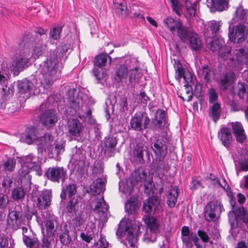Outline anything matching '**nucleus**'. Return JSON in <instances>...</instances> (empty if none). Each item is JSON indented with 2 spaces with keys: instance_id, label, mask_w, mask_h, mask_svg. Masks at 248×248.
I'll return each mask as SVG.
<instances>
[{
  "instance_id": "obj_42",
  "label": "nucleus",
  "mask_w": 248,
  "mask_h": 248,
  "mask_svg": "<svg viewBox=\"0 0 248 248\" xmlns=\"http://www.w3.org/2000/svg\"><path fill=\"white\" fill-rule=\"evenodd\" d=\"M236 60L240 63L247 64L248 62V51L243 48L236 49L234 52Z\"/></svg>"
},
{
  "instance_id": "obj_4",
  "label": "nucleus",
  "mask_w": 248,
  "mask_h": 248,
  "mask_svg": "<svg viewBox=\"0 0 248 248\" xmlns=\"http://www.w3.org/2000/svg\"><path fill=\"white\" fill-rule=\"evenodd\" d=\"M68 103L70 108H81L89 107L87 106L88 96L80 92L79 89H70L67 92Z\"/></svg>"
},
{
  "instance_id": "obj_45",
  "label": "nucleus",
  "mask_w": 248,
  "mask_h": 248,
  "mask_svg": "<svg viewBox=\"0 0 248 248\" xmlns=\"http://www.w3.org/2000/svg\"><path fill=\"white\" fill-rule=\"evenodd\" d=\"M127 75V67L124 64H121L116 70L115 79L117 81L121 82L123 79L126 78Z\"/></svg>"
},
{
  "instance_id": "obj_47",
  "label": "nucleus",
  "mask_w": 248,
  "mask_h": 248,
  "mask_svg": "<svg viewBox=\"0 0 248 248\" xmlns=\"http://www.w3.org/2000/svg\"><path fill=\"white\" fill-rule=\"evenodd\" d=\"M229 0H211L213 8L215 10L222 11L228 8Z\"/></svg>"
},
{
  "instance_id": "obj_5",
  "label": "nucleus",
  "mask_w": 248,
  "mask_h": 248,
  "mask_svg": "<svg viewBox=\"0 0 248 248\" xmlns=\"http://www.w3.org/2000/svg\"><path fill=\"white\" fill-rule=\"evenodd\" d=\"M143 219L148 226L144 234L143 241L146 243H154L159 233V224L157 220L151 216H145Z\"/></svg>"
},
{
  "instance_id": "obj_21",
  "label": "nucleus",
  "mask_w": 248,
  "mask_h": 248,
  "mask_svg": "<svg viewBox=\"0 0 248 248\" xmlns=\"http://www.w3.org/2000/svg\"><path fill=\"white\" fill-rule=\"evenodd\" d=\"M51 192L49 190H43L37 199L36 204L41 210L45 209L50 205Z\"/></svg>"
},
{
  "instance_id": "obj_30",
  "label": "nucleus",
  "mask_w": 248,
  "mask_h": 248,
  "mask_svg": "<svg viewBox=\"0 0 248 248\" xmlns=\"http://www.w3.org/2000/svg\"><path fill=\"white\" fill-rule=\"evenodd\" d=\"M57 221L54 216H50L46 220L45 226L47 237L54 235L57 230Z\"/></svg>"
},
{
  "instance_id": "obj_41",
  "label": "nucleus",
  "mask_w": 248,
  "mask_h": 248,
  "mask_svg": "<svg viewBox=\"0 0 248 248\" xmlns=\"http://www.w3.org/2000/svg\"><path fill=\"white\" fill-rule=\"evenodd\" d=\"M59 238L61 242L64 245H68L72 241L69 234V227L67 224H64L62 228Z\"/></svg>"
},
{
  "instance_id": "obj_18",
  "label": "nucleus",
  "mask_w": 248,
  "mask_h": 248,
  "mask_svg": "<svg viewBox=\"0 0 248 248\" xmlns=\"http://www.w3.org/2000/svg\"><path fill=\"white\" fill-rule=\"evenodd\" d=\"M41 123L47 127H52L58 121L54 109H46L40 117Z\"/></svg>"
},
{
  "instance_id": "obj_64",
  "label": "nucleus",
  "mask_w": 248,
  "mask_h": 248,
  "mask_svg": "<svg viewBox=\"0 0 248 248\" xmlns=\"http://www.w3.org/2000/svg\"><path fill=\"white\" fill-rule=\"evenodd\" d=\"M220 22H221L215 20L212 21L210 26V30L212 31L213 34H216L218 32L221 27Z\"/></svg>"
},
{
  "instance_id": "obj_3",
  "label": "nucleus",
  "mask_w": 248,
  "mask_h": 248,
  "mask_svg": "<svg viewBox=\"0 0 248 248\" xmlns=\"http://www.w3.org/2000/svg\"><path fill=\"white\" fill-rule=\"evenodd\" d=\"M140 227L139 225L134 224H124L121 222L117 231L121 235H124L131 248H138L137 245L138 237L140 234Z\"/></svg>"
},
{
  "instance_id": "obj_54",
  "label": "nucleus",
  "mask_w": 248,
  "mask_h": 248,
  "mask_svg": "<svg viewBox=\"0 0 248 248\" xmlns=\"http://www.w3.org/2000/svg\"><path fill=\"white\" fill-rule=\"evenodd\" d=\"M85 219L80 214L77 215L73 219L72 223L75 231H81L80 226L84 223Z\"/></svg>"
},
{
  "instance_id": "obj_2",
  "label": "nucleus",
  "mask_w": 248,
  "mask_h": 248,
  "mask_svg": "<svg viewBox=\"0 0 248 248\" xmlns=\"http://www.w3.org/2000/svg\"><path fill=\"white\" fill-rule=\"evenodd\" d=\"M163 23L171 33L177 35L182 42H185L190 37L189 45L191 49L198 51L202 49V43L198 35L191 32L179 19L175 20L171 17H168L164 19Z\"/></svg>"
},
{
  "instance_id": "obj_44",
  "label": "nucleus",
  "mask_w": 248,
  "mask_h": 248,
  "mask_svg": "<svg viewBox=\"0 0 248 248\" xmlns=\"http://www.w3.org/2000/svg\"><path fill=\"white\" fill-rule=\"evenodd\" d=\"M23 240L29 248H39V240L36 237H31L23 234Z\"/></svg>"
},
{
  "instance_id": "obj_10",
  "label": "nucleus",
  "mask_w": 248,
  "mask_h": 248,
  "mask_svg": "<svg viewBox=\"0 0 248 248\" xmlns=\"http://www.w3.org/2000/svg\"><path fill=\"white\" fill-rule=\"evenodd\" d=\"M248 35V30L246 26L239 23V25L233 27L232 29H231L230 26L228 36L231 42L242 43L246 40Z\"/></svg>"
},
{
  "instance_id": "obj_35",
  "label": "nucleus",
  "mask_w": 248,
  "mask_h": 248,
  "mask_svg": "<svg viewBox=\"0 0 248 248\" xmlns=\"http://www.w3.org/2000/svg\"><path fill=\"white\" fill-rule=\"evenodd\" d=\"M178 195V187L177 186L173 187L171 186V188L169 189V193L167 195V203L170 207H174L177 201Z\"/></svg>"
},
{
  "instance_id": "obj_20",
  "label": "nucleus",
  "mask_w": 248,
  "mask_h": 248,
  "mask_svg": "<svg viewBox=\"0 0 248 248\" xmlns=\"http://www.w3.org/2000/svg\"><path fill=\"white\" fill-rule=\"evenodd\" d=\"M35 157L31 155L25 156L23 159L24 165L21 170H19V173L21 176L29 178V169H31L36 165L35 161Z\"/></svg>"
},
{
  "instance_id": "obj_37",
  "label": "nucleus",
  "mask_w": 248,
  "mask_h": 248,
  "mask_svg": "<svg viewBox=\"0 0 248 248\" xmlns=\"http://www.w3.org/2000/svg\"><path fill=\"white\" fill-rule=\"evenodd\" d=\"M147 178V173L142 169L135 170L132 173L131 182L133 185H136L139 182H145Z\"/></svg>"
},
{
  "instance_id": "obj_9",
  "label": "nucleus",
  "mask_w": 248,
  "mask_h": 248,
  "mask_svg": "<svg viewBox=\"0 0 248 248\" xmlns=\"http://www.w3.org/2000/svg\"><path fill=\"white\" fill-rule=\"evenodd\" d=\"M150 119L143 111L137 112L131 119L130 125L131 128L135 131H142L148 128Z\"/></svg>"
},
{
  "instance_id": "obj_19",
  "label": "nucleus",
  "mask_w": 248,
  "mask_h": 248,
  "mask_svg": "<svg viewBox=\"0 0 248 248\" xmlns=\"http://www.w3.org/2000/svg\"><path fill=\"white\" fill-rule=\"evenodd\" d=\"M147 149L148 147L142 141H139L136 144L132 152V157L137 164L144 163L143 152L147 151Z\"/></svg>"
},
{
  "instance_id": "obj_58",
  "label": "nucleus",
  "mask_w": 248,
  "mask_h": 248,
  "mask_svg": "<svg viewBox=\"0 0 248 248\" xmlns=\"http://www.w3.org/2000/svg\"><path fill=\"white\" fill-rule=\"evenodd\" d=\"M10 202L8 196L4 193H0V209L4 210L6 208Z\"/></svg>"
},
{
  "instance_id": "obj_24",
  "label": "nucleus",
  "mask_w": 248,
  "mask_h": 248,
  "mask_svg": "<svg viewBox=\"0 0 248 248\" xmlns=\"http://www.w3.org/2000/svg\"><path fill=\"white\" fill-rule=\"evenodd\" d=\"M159 204V202L156 197H150L146 202H144L142 211L148 215L146 216H150V215L155 211Z\"/></svg>"
},
{
  "instance_id": "obj_6",
  "label": "nucleus",
  "mask_w": 248,
  "mask_h": 248,
  "mask_svg": "<svg viewBox=\"0 0 248 248\" xmlns=\"http://www.w3.org/2000/svg\"><path fill=\"white\" fill-rule=\"evenodd\" d=\"M224 210L221 202L217 200H213L208 203L204 209V217L208 221H214L220 217L221 213Z\"/></svg>"
},
{
  "instance_id": "obj_36",
  "label": "nucleus",
  "mask_w": 248,
  "mask_h": 248,
  "mask_svg": "<svg viewBox=\"0 0 248 248\" xmlns=\"http://www.w3.org/2000/svg\"><path fill=\"white\" fill-rule=\"evenodd\" d=\"M113 5L115 10V13L118 16L122 15L123 12L125 16H128L129 14L126 2L124 0L117 1L116 0L113 1Z\"/></svg>"
},
{
  "instance_id": "obj_33",
  "label": "nucleus",
  "mask_w": 248,
  "mask_h": 248,
  "mask_svg": "<svg viewBox=\"0 0 248 248\" xmlns=\"http://www.w3.org/2000/svg\"><path fill=\"white\" fill-rule=\"evenodd\" d=\"M33 87L32 82L27 78L18 81V91L21 94L30 93L32 90Z\"/></svg>"
},
{
  "instance_id": "obj_27",
  "label": "nucleus",
  "mask_w": 248,
  "mask_h": 248,
  "mask_svg": "<svg viewBox=\"0 0 248 248\" xmlns=\"http://www.w3.org/2000/svg\"><path fill=\"white\" fill-rule=\"evenodd\" d=\"M218 137L225 147H230L232 141V136L230 130L228 127H223L220 128L218 133Z\"/></svg>"
},
{
  "instance_id": "obj_40",
  "label": "nucleus",
  "mask_w": 248,
  "mask_h": 248,
  "mask_svg": "<svg viewBox=\"0 0 248 248\" xmlns=\"http://www.w3.org/2000/svg\"><path fill=\"white\" fill-rule=\"evenodd\" d=\"M105 180L99 178L91 186V190L93 195L99 194L105 190Z\"/></svg>"
},
{
  "instance_id": "obj_26",
  "label": "nucleus",
  "mask_w": 248,
  "mask_h": 248,
  "mask_svg": "<svg viewBox=\"0 0 248 248\" xmlns=\"http://www.w3.org/2000/svg\"><path fill=\"white\" fill-rule=\"evenodd\" d=\"M80 200V198L77 197L70 199L65 207L66 213L76 214L81 207L82 204Z\"/></svg>"
},
{
  "instance_id": "obj_12",
  "label": "nucleus",
  "mask_w": 248,
  "mask_h": 248,
  "mask_svg": "<svg viewBox=\"0 0 248 248\" xmlns=\"http://www.w3.org/2000/svg\"><path fill=\"white\" fill-rule=\"evenodd\" d=\"M224 45L225 42L221 37L215 36L208 43V46L212 51L219 50V55L222 58H225L227 55L231 53V50L227 49V51L223 52V49Z\"/></svg>"
},
{
  "instance_id": "obj_11",
  "label": "nucleus",
  "mask_w": 248,
  "mask_h": 248,
  "mask_svg": "<svg viewBox=\"0 0 248 248\" xmlns=\"http://www.w3.org/2000/svg\"><path fill=\"white\" fill-rule=\"evenodd\" d=\"M67 173L66 170L62 167H53L49 168L45 173L47 178L53 182L63 183Z\"/></svg>"
},
{
  "instance_id": "obj_16",
  "label": "nucleus",
  "mask_w": 248,
  "mask_h": 248,
  "mask_svg": "<svg viewBox=\"0 0 248 248\" xmlns=\"http://www.w3.org/2000/svg\"><path fill=\"white\" fill-rule=\"evenodd\" d=\"M152 150L154 153L155 156H166L168 151L167 146V139L163 137L158 138L154 142L151 146Z\"/></svg>"
},
{
  "instance_id": "obj_23",
  "label": "nucleus",
  "mask_w": 248,
  "mask_h": 248,
  "mask_svg": "<svg viewBox=\"0 0 248 248\" xmlns=\"http://www.w3.org/2000/svg\"><path fill=\"white\" fill-rule=\"evenodd\" d=\"M39 144L42 151L49 152L52 150L54 137L49 133H46L38 139Z\"/></svg>"
},
{
  "instance_id": "obj_14",
  "label": "nucleus",
  "mask_w": 248,
  "mask_h": 248,
  "mask_svg": "<svg viewBox=\"0 0 248 248\" xmlns=\"http://www.w3.org/2000/svg\"><path fill=\"white\" fill-rule=\"evenodd\" d=\"M236 79L235 75L232 71L226 72L217 80L220 90L226 91L230 87Z\"/></svg>"
},
{
  "instance_id": "obj_51",
  "label": "nucleus",
  "mask_w": 248,
  "mask_h": 248,
  "mask_svg": "<svg viewBox=\"0 0 248 248\" xmlns=\"http://www.w3.org/2000/svg\"><path fill=\"white\" fill-rule=\"evenodd\" d=\"M174 67L176 69L175 71V78L178 80L182 78H183L186 81H188L186 79V77L184 76V70L181 63L179 61H175L174 64Z\"/></svg>"
},
{
  "instance_id": "obj_38",
  "label": "nucleus",
  "mask_w": 248,
  "mask_h": 248,
  "mask_svg": "<svg viewBox=\"0 0 248 248\" xmlns=\"http://www.w3.org/2000/svg\"><path fill=\"white\" fill-rule=\"evenodd\" d=\"M155 118L157 121L156 125L161 129L168 127L166 117V112L163 109H157L155 112Z\"/></svg>"
},
{
  "instance_id": "obj_15",
  "label": "nucleus",
  "mask_w": 248,
  "mask_h": 248,
  "mask_svg": "<svg viewBox=\"0 0 248 248\" xmlns=\"http://www.w3.org/2000/svg\"><path fill=\"white\" fill-rule=\"evenodd\" d=\"M166 156H155L150 165L151 170L158 175L163 174L167 171L168 165L165 162Z\"/></svg>"
},
{
  "instance_id": "obj_22",
  "label": "nucleus",
  "mask_w": 248,
  "mask_h": 248,
  "mask_svg": "<svg viewBox=\"0 0 248 248\" xmlns=\"http://www.w3.org/2000/svg\"><path fill=\"white\" fill-rule=\"evenodd\" d=\"M38 138L36 129L34 127H30L27 128L24 133L21 135L20 141L30 145Z\"/></svg>"
},
{
  "instance_id": "obj_55",
  "label": "nucleus",
  "mask_w": 248,
  "mask_h": 248,
  "mask_svg": "<svg viewBox=\"0 0 248 248\" xmlns=\"http://www.w3.org/2000/svg\"><path fill=\"white\" fill-rule=\"evenodd\" d=\"M93 74L96 78L98 80H106L107 74L106 72L101 68H94L93 70Z\"/></svg>"
},
{
  "instance_id": "obj_17",
  "label": "nucleus",
  "mask_w": 248,
  "mask_h": 248,
  "mask_svg": "<svg viewBox=\"0 0 248 248\" xmlns=\"http://www.w3.org/2000/svg\"><path fill=\"white\" fill-rule=\"evenodd\" d=\"M30 58V49L26 47V46H23L18 58H17L15 62V67L18 70H22L28 62Z\"/></svg>"
},
{
  "instance_id": "obj_39",
  "label": "nucleus",
  "mask_w": 248,
  "mask_h": 248,
  "mask_svg": "<svg viewBox=\"0 0 248 248\" xmlns=\"http://www.w3.org/2000/svg\"><path fill=\"white\" fill-rule=\"evenodd\" d=\"M77 192V186L75 184L70 183L62 188L60 197L62 200H65L67 195L70 197L75 195Z\"/></svg>"
},
{
  "instance_id": "obj_32",
  "label": "nucleus",
  "mask_w": 248,
  "mask_h": 248,
  "mask_svg": "<svg viewBox=\"0 0 248 248\" xmlns=\"http://www.w3.org/2000/svg\"><path fill=\"white\" fill-rule=\"evenodd\" d=\"M248 15V10L244 9L242 6H239L234 14L232 22H238L241 24L245 23L247 19Z\"/></svg>"
},
{
  "instance_id": "obj_31",
  "label": "nucleus",
  "mask_w": 248,
  "mask_h": 248,
  "mask_svg": "<svg viewBox=\"0 0 248 248\" xmlns=\"http://www.w3.org/2000/svg\"><path fill=\"white\" fill-rule=\"evenodd\" d=\"M60 103V100L56 95H51L41 103L39 108H58Z\"/></svg>"
},
{
  "instance_id": "obj_1",
  "label": "nucleus",
  "mask_w": 248,
  "mask_h": 248,
  "mask_svg": "<svg viewBox=\"0 0 248 248\" xmlns=\"http://www.w3.org/2000/svg\"><path fill=\"white\" fill-rule=\"evenodd\" d=\"M58 50L50 51L46 60L40 64L39 71L43 76L40 84L44 90L51 89L54 82L59 78V60Z\"/></svg>"
},
{
  "instance_id": "obj_50",
  "label": "nucleus",
  "mask_w": 248,
  "mask_h": 248,
  "mask_svg": "<svg viewBox=\"0 0 248 248\" xmlns=\"http://www.w3.org/2000/svg\"><path fill=\"white\" fill-rule=\"evenodd\" d=\"M53 144L55 145L54 148L52 147V150H50L49 152L51 153L52 154H55L57 155H59L64 152L65 150L64 142L62 141L60 142L57 141L56 142H54Z\"/></svg>"
},
{
  "instance_id": "obj_29",
  "label": "nucleus",
  "mask_w": 248,
  "mask_h": 248,
  "mask_svg": "<svg viewBox=\"0 0 248 248\" xmlns=\"http://www.w3.org/2000/svg\"><path fill=\"white\" fill-rule=\"evenodd\" d=\"M246 211L243 207H239L233 213L230 214L229 221L232 228L235 227V223H237V216L242 217L244 218V222L247 223L248 222V218L245 217Z\"/></svg>"
},
{
  "instance_id": "obj_25",
  "label": "nucleus",
  "mask_w": 248,
  "mask_h": 248,
  "mask_svg": "<svg viewBox=\"0 0 248 248\" xmlns=\"http://www.w3.org/2000/svg\"><path fill=\"white\" fill-rule=\"evenodd\" d=\"M183 243L185 245L186 248H192L193 244L192 241L194 242L196 248H206L205 245L201 244L199 242V239L197 236L196 233L192 232L190 235L187 236L181 237Z\"/></svg>"
},
{
  "instance_id": "obj_28",
  "label": "nucleus",
  "mask_w": 248,
  "mask_h": 248,
  "mask_svg": "<svg viewBox=\"0 0 248 248\" xmlns=\"http://www.w3.org/2000/svg\"><path fill=\"white\" fill-rule=\"evenodd\" d=\"M83 130L81 123L77 119L68 122V132L75 137H79Z\"/></svg>"
},
{
  "instance_id": "obj_53",
  "label": "nucleus",
  "mask_w": 248,
  "mask_h": 248,
  "mask_svg": "<svg viewBox=\"0 0 248 248\" xmlns=\"http://www.w3.org/2000/svg\"><path fill=\"white\" fill-rule=\"evenodd\" d=\"M138 207L137 202L134 200H129L125 204V210L128 214L134 213Z\"/></svg>"
},
{
  "instance_id": "obj_56",
  "label": "nucleus",
  "mask_w": 248,
  "mask_h": 248,
  "mask_svg": "<svg viewBox=\"0 0 248 248\" xmlns=\"http://www.w3.org/2000/svg\"><path fill=\"white\" fill-rule=\"evenodd\" d=\"M78 117L80 119L88 122L91 124H94L95 123V120L92 117L91 109H88L82 115L79 114Z\"/></svg>"
},
{
  "instance_id": "obj_61",
  "label": "nucleus",
  "mask_w": 248,
  "mask_h": 248,
  "mask_svg": "<svg viewBox=\"0 0 248 248\" xmlns=\"http://www.w3.org/2000/svg\"><path fill=\"white\" fill-rule=\"evenodd\" d=\"M102 172L103 168L101 163L99 161L94 163L92 170L93 176L94 177H97L102 174Z\"/></svg>"
},
{
  "instance_id": "obj_46",
  "label": "nucleus",
  "mask_w": 248,
  "mask_h": 248,
  "mask_svg": "<svg viewBox=\"0 0 248 248\" xmlns=\"http://www.w3.org/2000/svg\"><path fill=\"white\" fill-rule=\"evenodd\" d=\"M26 193L22 187H17L12 191V198L17 201H22L25 197Z\"/></svg>"
},
{
  "instance_id": "obj_60",
  "label": "nucleus",
  "mask_w": 248,
  "mask_h": 248,
  "mask_svg": "<svg viewBox=\"0 0 248 248\" xmlns=\"http://www.w3.org/2000/svg\"><path fill=\"white\" fill-rule=\"evenodd\" d=\"M16 165V160L12 158H8L6 161L3 163L4 169L9 171H12L15 169Z\"/></svg>"
},
{
  "instance_id": "obj_43",
  "label": "nucleus",
  "mask_w": 248,
  "mask_h": 248,
  "mask_svg": "<svg viewBox=\"0 0 248 248\" xmlns=\"http://www.w3.org/2000/svg\"><path fill=\"white\" fill-rule=\"evenodd\" d=\"M209 101L213 104L210 108H220V104L217 102L218 99V94L213 88L208 90Z\"/></svg>"
},
{
  "instance_id": "obj_48",
  "label": "nucleus",
  "mask_w": 248,
  "mask_h": 248,
  "mask_svg": "<svg viewBox=\"0 0 248 248\" xmlns=\"http://www.w3.org/2000/svg\"><path fill=\"white\" fill-rule=\"evenodd\" d=\"M198 3L197 2L191 3L190 1L186 2L187 13L190 18H193L196 17L197 14V7Z\"/></svg>"
},
{
  "instance_id": "obj_34",
  "label": "nucleus",
  "mask_w": 248,
  "mask_h": 248,
  "mask_svg": "<svg viewBox=\"0 0 248 248\" xmlns=\"http://www.w3.org/2000/svg\"><path fill=\"white\" fill-rule=\"evenodd\" d=\"M111 62V58L110 56L107 53H102L97 55L94 59V64L98 66L99 68H101L105 66L107 63L110 64Z\"/></svg>"
},
{
  "instance_id": "obj_8",
  "label": "nucleus",
  "mask_w": 248,
  "mask_h": 248,
  "mask_svg": "<svg viewBox=\"0 0 248 248\" xmlns=\"http://www.w3.org/2000/svg\"><path fill=\"white\" fill-rule=\"evenodd\" d=\"M27 37L24 38V41L26 42L24 44V46H26V47L30 49L29 47L31 46L32 48L31 56L35 59L41 56L46 51V44L44 42L43 37L41 36L32 37L29 38V42L27 41Z\"/></svg>"
},
{
  "instance_id": "obj_57",
  "label": "nucleus",
  "mask_w": 248,
  "mask_h": 248,
  "mask_svg": "<svg viewBox=\"0 0 248 248\" xmlns=\"http://www.w3.org/2000/svg\"><path fill=\"white\" fill-rule=\"evenodd\" d=\"M171 4L172 11L178 16H181V11L182 9V4L178 0H170Z\"/></svg>"
},
{
  "instance_id": "obj_49",
  "label": "nucleus",
  "mask_w": 248,
  "mask_h": 248,
  "mask_svg": "<svg viewBox=\"0 0 248 248\" xmlns=\"http://www.w3.org/2000/svg\"><path fill=\"white\" fill-rule=\"evenodd\" d=\"M108 209V206L105 202L104 197L101 196L99 199H97L96 204L94 210L97 212L106 213Z\"/></svg>"
},
{
  "instance_id": "obj_52",
  "label": "nucleus",
  "mask_w": 248,
  "mask_h": 248,
  "mask_svg": "<svg viewBox=\"0 0 248 248\" xmlns=\"http://www.w3.org/2000/svg\"><path fill=\"white\" fill-rule=\"evenodd\" d=\"M64 26V24L61 23L57 27H54L52 30H50L49 36L53 40H58L60 38V34L62 31V29Z\"/></svg>"
},
{
  "instance_id": "obj_7",
  "label": "nucleus",
  "mask_w": 248,
  "mask_h": 248,
  "mask_svg": "<svg viewBox=\"0 0 248 248\" xmlns=\"http://www.w3.org/2000/svg\"><path fill=\"white\" fill-rule=\"evenodd\" d=\"M27 220L31 218V215L23 216L20 206H16L14 210L9 212L7 217V226L14 230L18 229L24 221L25 218Z\"/></svg>"
},
{
  "instance_id": "obj_13",
  "label": "nucleus",
  "mask_w": 248,
  "mask_h": 248,
  "mask_svg": "<svg viewBox=\"0 0 248 248\" xmlns=\"http://www.w3.org/2000/svg\"><path fill=\"white\" fill-rule=\"evenodd\" d=\"M117 141V138L113 136L106 137L103 140L102 142V150L108 157H110L114 155Z\"/></svg>"
},
{
  "instance_id": "obj_63",
  "label": "nucleus",
  "mask_w": 248,
  "mask_h": 248,
  "mask_svg": "<svg viewBox=\"0 0 248 248\" xmlns=\"http://www.w3.org/2000/svg\"><path fill=\"white\" fill-rule=\"evenodd\" d=\"M231 125L234 135L238 133H241L245 131L244 128L240 123H232Z\"/></svg>"
},
{
  "instance_id": "obj_59",
  "label": "nucleus",
  "mask_w": 248,
  "mask_h": 248,
  "mask_svg": "<svg viewBox=\"0 0 248 248\" xmlns=\"http://www.w3.org/2000/svg\"><path fill=\"white\" fill-rule=\"evenodd\" d=\"M247 85L244 83L238 82L237 94L240 98H243L247 93Z\"/></svg>"
},
{
  "instance_id": "obj_62",
  "label": "nucleus",
  "mask_w": 248,
  "mask_h": 248,
  "mask_svg": "<svg viewBox=\"0 0 248 248\" xmlns=\"http://www.w3.org/2000/svg\"><path fill=\"white\" fill-rule=\"evenodd\" d=\"M197 235L203 243H206L209 242L210 237L207 233L203 230H198L197 231Z\"/></svg>"
}]
</instances>
